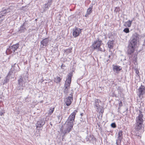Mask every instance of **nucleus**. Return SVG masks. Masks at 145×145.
Instances as JSON below:
<instances>
[{"label": "nucleus", "mask_w": 145, "mask_h": 145, "mask_svg": "<svg viewBox=\"0 0 145 145\" xmlns=\"http://www.w3.org/2000/svg\"><path fill=\"white\" fill-rule=\"evenodd\" d=\"M89 14H87V13H86V14L85 15V16L86 17H87V16H88Z\"/></svg>", "instance_id": "38"}, {"label": "nucleus", "mask_w": 145, "mask_h": 145, "mask_svg": "<svg viewBox=\"0 0 145 145\" xmlns=\"http://www.w3.org/2000/svg\"><path fill=\"white\" fill-rule=\"evenodd\" d=\"M100 109H101L100 112L101 113H103V111H104L102 109H101V108H100Z\"/></svg>", "instance_id": "36"}, {"label": "nucleus", "mask_w": 145, "mask_h": 145, "mask_svg": "<svg viewBox=\"0 0 145 145\" xmlns=\"http://www.w3.org/2000/svg\"><path fill=\"white\" fill-rule=\"evenodd\" d=\"M18 89L19 90L20 92L21 93L23 89V88L25 86V78H23L22 76L20 77V79L18 80Z\"/></svg>", "instance_id": "4"}, {"label": "nucleus", "mask_w": 145, "mask_h": 145, "mask_svg": "<svg viewBox=\"0 0 145 145\" xmlns=\"http://www.w3.org/2000/svg\"><path fill=\"white\" fill-rule=\"evenodd\" d=\"M112 127L114 128L116 127V125L115 123H112L111 125Z\"/></svg>", "instance_id": "30"}, {"label": "nucleus", "mask_w": 145, "mask_h": 145, "mask_svg": "<svg viewBox=\"0 0 145 145\" xmlns=\"http://www.w3.org/2000/svg\"><path fill=\"white\" fill-rule=\"evenodd\" d=\"M122 105V103L121 102V101L119 103V106H121Z\"/></svg>", "instance_id": "37"}, {"label": "nucleus", "mask_w": 145, "mask_h": 145, "mask_svg": "<svg viewBox=\"0 0 145 145\" xmlns=\"http://www.w3.org/2000/svg\"><path fill=\"white\" fill-rule=\"evenodd\" d=\"M72 76V73H69L67 78L65 81V88L69 89L71 82V78Z\"/></svg>", "instance_id": "8"}, {"label": "nucleus", "mask_w": 145, "mask_h": 145, "mask_svg": "<svg viewBox=\"0 0 145 145\" xmlns=\"http://www.w3.org/2000/svg\"><path fill=\"white\" fill-rule=\"evenodd\" d=\"M135 47L129 45L128 48V53L129 54H131L133 53L135 50Z\"/></svg>", "instance_id": "12"}, {"label": "nucleus", "mask_w": 145, "mask_h": 145, "mask_svg": "<svg viewBox=\"0 0 145 145\" xmlns=\"http://www.w3.org/2000/svg\"><path fill=\"white\" fill-rule=\"evenodd\" d=\"M52 0H48V2L47 3L48 4V5L46 7L47 8V9H48V8L52 4Z\"/></svg>", "instance_id": "25"}, {"label": "nucleus", "mask_w": 145, "mask_h": 145, "mask_svg": "<svg viewBox=\"0 0 145 145\" xmlns=\"http://www.w3.org/2000/svg\"><path fill=\"white\" fill-rule=\"evenodd\" d=\"M54 109V108H51L49 110L48 114L49 115H51L53 112Z\"/></svg>", "instance_id": "24"}, {"label": "nucleus", "mask_w": 145, "mask_h": 145, "mask_svg": "<svg viewBox=\"0 0 145 145\" xmlns=\"http://www.w3.org/2000/svg\"><path fill=\"white\" fill-rule=\"evenodd\" d=\"M59 117H60V116H58V119H59Z\"/></svg>", "instance_id": "41"}, {"label": "nucleus", "mask_w": 145, "mask_h": 145, "mask_svg": "<svg viewBox=\"0 0 145 145\" xmlns=\"http://www.w3.org/2000/svg\"><path fill=\"white\" fill-rule=\"evenodd\" d=\"M69 89L65 88L64 89L63 92L64 93L67 94L68 93V90Z\"/></svg>", "instance_id": "29"}, {"label": "nucleus", "mask_w": 145, "mask_h": 145, "mask_svg": "<svg viewBox=\"0 0 145 145\" xmlns=\"http://www.w3.org/2000/svg\"><path fill=\"white\" fill-rule=\"evenodd\" d=\"M121 140L118 139L116 140V145H120L121 144Z\"/></svg>", "instance_id": "27"}, {"label": "nucleus", "mask_w": 145, "mask_h": 145, "mask_svg": "<svg viewBox=\"0 0 145 145\" xmlns=\"http://www.w3.org/2000/svg\"><path fill=\"white\" fill-rule=\"evenodd\" d=\"M120 10V8L119 7H116L114 11L116 12H118Z\"/></svg>", "instance_id": "31"}, {"label": "nucleus", "mask_w": 145, "mask_h": 145, "mask_svg": "<svg viewBox=\"0 0 145 145\" xmlns=\"http://www.w3.org/2000/svg\"><path fill=\"white\" fill-rule=\"evenodd\" d=\"M69 95V96L65 98L64 100L65 103L67 106H69L71 105L72 101L73 99V93H71Z\"/></svg>", "instance_id": "9"}, {"label": "nucleus", "mask_w": 145, "mask_h": 145, "mask_svg": "<svg viewBox=\"0 0 145 145\" xmlns=\"http://www.w3.org/2000/svg\"><path fill=\"white\" fill-rule=\"evenodd\" d=\"M5 113L4 111H3V112H0V115L2 116L3 113Z\"/></svg>", "instance_id": "35"}, {"label": "nucleus", "mask_w": 145, "mask_h": 145, "mask_svg": "<svg viewBox=\"0 0 145 145\" xmlns=\"http://www.w3.org/2000/svg\"><path fill=\"white\" fill-rule=\"evenodd\" d=\"M91 135L87 136L86 138V140L87 141H90L91 140Z\"/></svg>", "instance_id": "26"}, {"label": "nucleus", "mask_w": 145, "mask_h": 145, "mask_svg": "<svg viewBox=\"0 0 145 145\" xmlns=\"http://www.w3.org/2000/svg\"><path fill=\"white\" fill-rule=\"evenodd\" d=\"M77 112L76 110L74 111L70 115L65 122L66 127L64 131L62 132L63 133L65 136L67 134L70 132L73 128L74 125L76 113Z\"/></svg>", "instance_id": "1"}, {"label": "nucleus", "mask_w": 145, "mask_h": 145, "mask_svg": "<svg viewBox=\"0 0 145 145\" xmlns=\"http://www.w3.org/2000/svg\"><path fill=\"white\" fill-rule=\"evenodd\" d=\"M62 66H63L62 65H61V67H62Z\"/></svg>", "instance_id": "42"}, {"label": "nucleus", "mask_w": 145, "mask_h": 145, "mask_svg": "<svg viewBox=\"0 0 145 145\" xmlns=\"http://www.w3.org/2000/svg\"><path fill=\"white\" fill-rule=\"evenodd\" d=\"M123 31L125 33H127L129 31V29L128 28H126L124 29Z\"/></svg>", "instance_id": "28"}, {"label": "nucleus", "mask_w": 145, "mask_h": 145, "mask_svg": "<svg viewBox=\"0 0 145 145\" xmlns=\"http://www.w3.org/2000/svg\"><path fill=\"white\" fill-rule=\"evenodd\" d=\"M110 56H110V55H109L108 56V57H109V58H110Z\"/></svg>", "instance_id": "40"}, {"label": "nucleus", "mask_w": 145, "mask_h": 145, "mask_svg": "<svg viewBox=\"0 0 145 145\" xmlns=\"http://www.w3.org/2000/svg\"><path fill=\"white\" fill-rule=\"evenodd\" d=\"M10 12L11 10L10 8L5 9L4 10H3L2 12H1V14L2 15V16H5V14L9 12Z\"/></svg>", "instance_id": "18"}, {"label": "nucleus", "mask_w": 145, "mask_h": 145, "mask_svg": "<svg viewBox=\"0 0 145 145\" xmlns=\"http://www.w3.org/2000/svg\"><path fill=\"white\" fill-rule=\"evenodd\" d=\"M80 115L81 116H83V113H81L80 114Z\"/></svg>", "instance_id": "39"}, {"label": "nucleus", "mask_w": 145, "mask_h": 145, "mask_svg": "<svg viewBox=\"0 0 145 145\" xmlns=\"http://www.w3.org/2000/svg\"><path fill=\"white\" fill-rule=\"evenodd\" d=\"M48 5V4L47 3H46V4H45L43 6L44 7H45V8H47L46 7Z\"/></svg>", "instance_id": "34"}, {"label": "nucleus", "mask_w": 145, "mask_h": 145, "mask_svg": "<svg viewBox=\"0 0 145 145\" xmlns=\"http://www.w3.org/2000/svg\"><path fill=\"white\" fill-rule=\"evenodd\" d=\"M92 7V6H90V7L88 9L86 12L87 14H90L91 13Z\"/></svg>", "instance_id": "22"}, {"label": "nucleus", "mask_w": 145, "mask_h": 145, "mask_svg": "<svg viewBox=\"0 0 145 145\" xmlns=\"http://www.w3.org/2000/svg\"><path fill=\"white\" fill-rule=\"evenodd\" d=\"M145 87L142 85H141L137 91V94L140 99H142L143 97V95L145 93Z\"/></svg>", "instance_id": "7"}, {"label": "nucleus", "mask_w": 145, "mask_h": 145, "mask_svg": "<svg viewBox=\"0 0 145 145\" xmlns=\"http://www.w3.org/2000/svg\"><path fill=\"white\" fill-rule=\"evenodd\" d=\"M62 79V78L58 76H56L54 78V82L57 84L59 83Z\"/></svg>", "instance_id": "20"}, {"label": "nucleus", "mask_w": 145, "mask_h": 145, "mask_svg": "<svg viewBox=\"0 0 145 145\" xmlns=\"http://www.w3.org/2000/svg\"><path fill=\"white\" fill-rule=\"evenodd\" d=\"M122 131H120L118 132L117 139L121 140L123 138Z\"/></svg>", "instance_id": "19"}, {"label": "nucleus", "mask_w": 145, "mask_h": 145, "mask_svg": "<svg viewBox=\"0 0 145 145\" xmlns=\"http://www.w3.org/2000/svg\"><path fill=\"white\" fill-rule=\"evenodd\" d=\"M24 24L25 23H24L20 27L19 29V31L20 33L24 32L25 30L26 29L25 27L24 26Z\"/></svg>", "instance_id": "17"}, {"label": "nucleus", "mask_w": 145, "mask_h": 145, "mask_svg": "<svg viewBox=\"0 0 145 145\" xmlns=\"http://www.w3.org/2000/svg\"><path fill=\"white\" fill-rule=\"evenodd\" d=\"M113 42L114 41L113 40H109L107 43V45L108 48L111 49L113 48Z\"/></svg>", "instance_id": "16"}, {"label": "nucleus", "mask_w": 145, "mask_h": 145, "mask_svg": "<svg viewBox=\"0 0 145 145\" xmlns=\"http://www.w3.org/2000/svg\"><path fill=\"white\" fill-rule=\"evenodd\" d=\"M142 45L143 48H145V38L144 40Z\"/></svg>", "instance_id": "33"}, {"label": "nucleus", "mask_w": 145, "mask_h": 145, "mask_svg": "<svg viewBox=\"0 0 145 145\" xmlns=\"http://www.w3.org/2000/svg\"><path fill=\"white\" fill-rule=\"evenodd\" d=\"M11 69L13 71H19L20 68L18 64L15 63L14 65L12 66Z\"/></svg>", "instance_id": "15"}, {"label": "nucleus", "mask_w": 145, "mask_h": 145, "mask_svg": "<svg viewBox=\"0 0 145 145\" xmlns=\"http://www.w3.org/2000/svg\"><path fill=\"white\" fill-rule=\"evenodd\" d=\"M102 43V41L99 38L95 40L91 45L92 48L94 50H96L98 51H100L104 52L105 50L101 48V44Z\"/></svg>", "instance_id": "3"}, {"label": "nucleus", "mask_w": 145, "mask_h": 145, "mask_svg": "<svg viewBox=\"0 0 145 145\" xmlns=\"http://www.w3.org/2000/svg\"><path fill=\"white\" fill-rule=\"evenodd\" d=\"M139 112L140 113L136 118V123L135 124V128L137 131L140 129L142 128L143 122V115L140 111Z\"/></svg>", "instance_id": "2"}, {"label": "nucleus", "mask_w": 145, "mask_h": 145, "mask_svg": "<svg viewBox=\"0 0 145 145\" xmlns=\"http://www.w3.org/2000/svg\"><path fill=\"white\" fill-rule=\"evenodd\" d=\"M81 32V29L78 28L76 27L72 30V35L74 37H78Z\"/></svg>", "instance_id": "10"}, {"label": "nucleus", "mask_w": 145, "mask_h": 145, "mask_svg": "<svg viewBox=\"0 0 145 145\" xmlns=\"http://www.w3.org/2000/svg\"><path fill=\"white\" fill-rule=\"evenodd\" d=\"M138 38V35L137 34H134L132 37L131 39L130 40L129 45L135 47Z\"/></svg>", "instance_id": "6"}, {"label": "nucleus", "mask_w": 145, "mask_h": 145, "mask_svg": "<svg viewBox=\"0 0 145 145\" xmlns=\"http://www.w3.org/2000/svg\"><path fill=\"white\" fill-rule=\"evenodd\" d=\"M46 119L44 118H41L39 120L37 121L36 124L37 128H40L42 127L45 124V121Z\"/></svg>", "instance_id": "11"}, {"label": "nucleus", "mask_w": 145, "mask_h": 145, "mask_svg": "<svg viewBox=\"0 0 145 145\" xmlns=\"http://www.w3.org/2000/svg\"><path fill=\"white\" fill-rule=\"evenodd\" d=\"M19 44L18 43L9 46L6 51L7 54H9L12 52L14 53L15 52V51L17 50Z\"/></svg>", "instance_id": "5"}, {"label": "nucleus", "mask_w": 145, "mask_h": 145, "mask_svg": "<svg viewBox=\"0 0 145 145\" xmlns=\"http://www.w3.org/2000/svg\"><path fill=\"white\" fill-rule=\"evenodd\" d=\"M101 102V101L98 99H96L95 100V103H99Z\"/></svg>", "instance_id": "32"}, {"label": "nucleus", "mask_w": 145, "mask_h": 145, "mask_svg": "<svg viewBox=\"0 0 145 145\" xmlns=\"http://www.w3.org/2000/svg\"><path fill=\"white\" fill-rule=\"evenodd\" d=\"M99 103H95L94 107L97 108L96 111L98 112L99 110L101 108L100 105L99 104Z\"/></svg>", "instance_id": "21"}, {"label": "nucleus", "mask_w": 145, "mask_h": 145, "mask_svg": "<svg viewBox=\"0 0 145 145\" xmlns=\"http://www.w3.org/2000/svg\"><path fill=\"white\" fill-rule=\"evenodd\" d=\"M121 69V68L120 66H118L117 65H113V70L116 73H118V72Z\"/></svg>", "instance_id": "13"}, {"label": "nucleus", "mask_w": 145, "mask_h": 145, "mask_svg": "<svg viewBox=\"0 0 145 145\" xmlns=\"http://www.w3.org/2000/svg\"><path fill=\"white\" fill-rule=\"evenodd\" d=\"M49 42V39L48 38H46L43 39L41 42V44L43 46H46L47 45Z\"/></svg>", "instance_id": "14"}, {"label": "nucleus", "mask_w": 145, "mask_h": 145, "mask_svg": "<svg viewBox=\"0 0 145 145\" xmlns=\"http://www.w3.org/2000/svg\"><path fill=\"white\" fill-rule=\"evenodd\" d=\"M132 22V21H130V20H129L127 22H125V23L128 27H130L131 25Z\"/></svg>", "instance_id": "23"}]
</instances>
